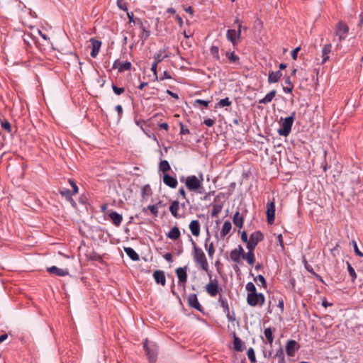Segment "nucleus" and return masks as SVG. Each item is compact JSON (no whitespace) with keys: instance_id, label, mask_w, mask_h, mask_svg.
I'll list each match as a JSON object with an SVG mask.
<instances>
[{"instance_id":"nucleus-2","label":"nucleus","mask_w":363,"mask_h":363,"mask_svg":"<svg viewBox=\"0 0 363 363\" xmlns=\"http://www.w3.org/2000/svg\"><path fill=\"white\" fill-rule=\"evenodd\" d=\"M295 116L296 112L293 111L289 116L286 117L283 120L281 123V127L277 130L279 135L286 137L290 134L295 119Z\"/></svg>"},{"instance_id":"nucleus-33","label":"nucleus","mask_w":363,"mask_h":363,"mask_svg":"<svg viewBox=\"0 0 363 363\" xmlns=\"http://www.w3.org/2000/svg\"><path fill=\"white\" fill-rule=\"evenodd\" d=\"M242 258L245 259L250 265H252L255 260V257L253 252H247L243 255Z\"/></svg>"},{"instance_id":"nucleus-19","label":"nucleus","mask_w":363,"mask_h":363,"mask_svg":"<svg viewBox=\"0 0 363 363\" xmlns=\"http://www.w3.org/2000/svg\"><path fill=\"white\" fill-rule=\"evenodd\" d=\"M332 51V45L330 43H327L324 45L322 49V63L324 64L330 58V53Z\"/></svg>"},{"instance_id":"nucleus-58","label":"nucleus","mask_w":363,"mask_h":363,"mask_svg":"<svg viewBox=\"0 0 363 363\" xmlns=\"http://www.w3.org/2000/svg\"><path fill=\"white\" fill-rule=\"evenodd\" d=\"M117 5L118 8L123 11H127L128 7L125 4V3H123L122 0H117Z\"/></svg>"},{"instance_id":"nucleus-13","label":"nucleus","mask_w":363,"mask_h":363,"mask_svg":"<svg viewBox=\"0 0 363 363\" xmlns=\"http://www.w3.org/2000/svg\"><path fill=\"white\" fill-rule=\"evenodd\" d=\"M90 42L91 44V51L90 55L93 58H95V57H96V56L99 54V50H100V48L101 45V42L99 40H96V38H94L90 39Z\"/></svg>"},{"instance_id":"nucleus-36","label":"nucleus","mask_w":363,"mask_h":363,"mask_svg":"<svg viewBox=\"0 0 363 363\" xmlns=\"http://www.w3.org/2000/svg\"><path fill=\"white\" fill-rule=\"evenodd\" d=\"M274 357L278 359V363H285V356L281 347L277 350L274 354Z\"/></svg>"},{"instance_id":"nucleus-25","label":"nucleus","mask_w":363,"mask_h":363,"mask_svg":"<svg viewBox=\"0 0 363 363\" xmlns=\"http://www.w3.org/2000/svg\"><path fill=\"white\" fill-rule=\"evenodd\" d=\"M124 251L133 261H138L140 259L138 254L135 251L133 248L130 247H124Z\"/></svg>"},{"instance_id":"nucleus-37","label":"nucleus","mask_w":363,"mask_h":363,"mask_svg":"<svg viewBox=\"0 0 363 363\" xmlns=\"http://www.w3.org/2000/svg\"><path fill=\"white\" fill-rule=\"evenodd\" d=\"M225 55L230 61V62L235 64H240V57L238 55H236L234 52H226Z\"/></svg>"},{"instance_id":"nucleus-30","label":"nucleus","mask_w":363,"mask_h":363,"mask_svg":"<svg viewBox=\"0 0 363 363\" xmlns=\"http://www.w3.org/2000/svg\"><path fill=\"white\" fill-rule=\"evenodd\" d=\"M207 234H208V237L206 239V242L210 239V234H209V232H208V230H207ZM205 247H206V249L207 250L208 257L210 258H213V255L215 253V249H214L213 243L211 242L208 246L206 243L205 244Z\"/></svg>"},{"instance_id":"nucleus-20","label":"nucleus","mask_w":363,"mask_h":363,"mask_svg":"<svg viewBox=\"0 0 363 363\" xmlns=\"http://www.w3.org/2000/svg\"><path fill=\"white\" fill-rule=\"evenodd\" d=\"M109 217L111 219V221L113 225L116 226H119L123 220V216L121 214L118 213L116 211H111L109 213Z\"/></svg>"},{"instance_id":"nucleus-17","label":"nucleus","mask_w":363,"mask_h":363,"mask_svg":"<svg viewBox=\"0 0 363 363\" xmlns=\"http://www.w3.org/2000/svg\"><path fill=\"white\" fill-rule=\"evenodd\" d=\"M155 281L157 284L164 286L166 284V277L164 272L162 270H155L153 273Z\"/></svg>"},{"instance_id":"nucleus-11","label":"nucleus","mask_w":363,"mask_h":363,"mask_svg":"<svg viewBox=\"0 0 363 363\" xmlns=\"http://www.w3.org/2000/svg\"><path fill=\"white\" fill-rule=\"evenodd\" d=\"M188 304L190 307L196 309L199 312H202V306L199 302L197 295L196 294H191L188 296Z\"/></svg>"},{"instance_id":"nucleus-50","label":"nucleus","mask_w":363,"mask_h":363,"mask_svg":"<svg viewBox=\"0 0 363 363\" xmlns=\"http://www.w3.org/2000/svg\"><path fill=\"white\" fill-rule=\"evenodd\" d=\"M112 89L116 95H121L125 91V89L123 87H118L113 84H112Z\"/></svg>"},{"instance_id":"nucleus-53","label":"nucleus","mask_w":363,"mask_h":363,"mask_svg":"<svg viewBox=\"0 0 363 363\" xmlns=\"http://www.w3.org/2000/svg\"><path fill=\"white\" fill-rule=\"evenodd\" d=\"M69 184L71 185L72 188V193L74 194H77L79 191V189H78V186L76 184V183L74 182V181L73 179H69Z\"/></svg>"},{"instance_id":"nucleus-34","label":"nucleus","mask_w":363,"mask_h":363,"mask_svg":"<svg viewBox=\"0 0 363 363\" xmlns=\"http://www.w3.org/2000/svg\"><path fill=\"white\" fill-rule=\"evenodd\" d=\"M264 333L268 342L270 344V345H272L274 341L273 332L272 328L270 327L265 328Z\"/></svg>"},{"instance_id":"nucleus-42","label":"nucleus","mask_w":363,"mask_h":363,"mask_svg":"<svg viewBox=\"0 0 363 363\" xmlns=\"http://www.w3.org/2000/svg\"><path fill=\"white\" fill-rule=\"evenodd\" d=\"M222 208L223 206L220 204H214L211 210V216L216 217L218 214H219L221 212Z\"/></svg>"},{"instance_id":"nucleus-46","label":"nucleus","mask_w":363,"mask_h":363,"mask_svg":"<svg viewBox=\"0 0 363 363\" xmlns=\"http://www.w3.org/2000/svg\"><path fill=\"white\" fill-rule=\"evenodd\" d=\"M245 289L247 291H248L250 292L249 294H254V293L257 292V289H256L255 284L251 281L248 282L246 284Z\"/></svg>"},{"instance_id":"nucleus-24","label":"nucleus","mask_w":363,"mask_h":363,"mask_svg":"<svg viewBox=\"0 0 363 363\" xmlns=\"http://www.w3.org/2000/svg\"><path fill=\"white\" fill-rule=\"evenodd\" d=\"M277 91L275 89L270 91L265 96L259 100V104H267L270 103L276 96Z\"/></svg>"},{"instance_id":"nucleus-35","label":"nucleus","mask_w":363,"mask_h":363,"mask_svg":"<svg viewBox=\"0 0 363 363\" xmlns=\"http://www.w3.org/2000/svg\"><path fill=\"white\" fill-rule=\"evenodd\" d=\"M230 257L233 262L240 264L241 262L240 258L242 257V255L238 253L236 250H232L230 254Z\"/></svg>"},{"instance_id":"nucleus-40","label":"nucleus","mask_w":363,"mask_h":363,"mask_svg":"<svg viewBox=\"0 0 363 363\" xmlns=\"http://www.w3.org/2000/svg\"><path fill=\"white\" fill-rule=\"evenodd\" d=\"M218 301L220 304V306L223 308L224 313H226V311H229L230 308L226 298H223L222 296H220Z\"/></svg>"},{"instance_id":"nucleus-31","label":"nucleus","mask_w":363,"mask_h":363,"mask_svg":"<svg viewBox=\"0 0 363 363\" xmlns=\"http://www.w3.org/2000/svg\"><path fill=\"white\" fill-rule=\"evenodd\" d=\"M284 80H285V84H286V86H289L283 87L284 92H285L286 94L291 93L292 90L294 89V85L291 81L290 77L289 76L285 77Z\"/></svg>"},{"instance_id":"nucleus-59","label":"nucleus","mask_w":363,"mask_h":363,"mask_svg":"<svg viewBox=\"0 0 363 363\" xmlns=\"http://www.w3.org/2000/svg\"><path fill=\"white\" fill-rule=\"evenodd\" d=\"M247 243V248L248 250V252H253L255 249L257 245L254 242H250V240L246 242Z\"/></svg>"},{"instance_id":"nucleus-61","label":"nucleus","mask_w":363,"mask_h":363,"mask_svg":"<svg viewBox=\"0 0 363 363\" xmlns=\"http://www.w3.org/2000/svg\"><path fill=\"white\" fill-rule=\"evenodd\" d=\"M304 267L305 269L310 272L312 275H313L315 272H314L313 267L311 265L308 264V262L305 260L304 261Z\"/></svg>"},{"instance_id":"nucleus-47","label":"nucleus","mask_w":363,"mask_h":363,"mask_svg":"<svg viewBox=\"0 0 363 363\" xmlns=\"http://www.w3.org/2000/svg\"><path fill=\"white\" fill-rule=\"evenodd\" d=\"M167 57V55L162 56V52H161V50H160L158 53H156L154 55L155 62L158 64V63L161 62Z\"/></svg>"},{"instance_id":"nucleus-63","label":"nucleus","mask_w":363,"mask_h":363,"mask_svg":"<svg viewBox=\"0 0 363 363\" xmlns=\"http://www.w3.org/2000/svg\"><path fill=\"white\" fill-rule=\"evenodd\" d=\"M241 240L242 242H244L245 243L250 240V238H248V236H247V233L245 230H243L241 233Z\"/></svg>"},{"instance_id":"nucleus-44","label":"nucleus","mask_w":363,"mask_h":363,"mask_svg":"<svg viewBox=\"0 0 363 363\" xmlns=\"http://www.w3.org/2000/svg\"><path fill=\"white\" fill-rule=\"evenodd\" d=\"M247 357L249 359V360L252 362V363H256L257 362V360H256V357H255V350L253 348L250 347L248 350H247Z\"/></svg>"},{"instance_id":"nucleus-14","label":"nucleus","mask_w":363,"mask_h":363,"mask_svg":"<svg viewBox=\"0 0 363 363\" xmlns=\"http://www.w3.org/2000/svg\"><path fill=\"white\" fill-rule=\"evenodd\" d=\"M206 291L211 296H216L218 292V281H211L206 286Z\"/></svg>"},{"instance_id":"nucleus-7","label":"nucleus","mask_w":363,"mask_h":363,"mask_svg":"<svg viewBox=\"0 0 363 363\" xmlns=\"http://www.w3.org/2000/svg\"><path fill=\"white\" fill-rule=\"evenodd\" d=\"M349 33V27L342 21H340L336 27V35L339 38V40H345Z\"/></svg>"},{"instance_id":"nucleus-48","label":"nucleus","mask_w":363,"mask_h":363,"mask_svg":"<svg viewBox=\"0 0 363 363\" xmlns=\"http://www.w3.org/2000/svg\"><path fill=\"white\" fill-rule=\"evenodd\" d=\"M352 245L353 246L354 251V253L356 254V255H357L360 257H363V252L359 250L357 242L355 240H352Z\"/></svg>"},{"instance_id":"nucleus-6","label":"nucleus","mask_w":363,"mask_h":363,"mask_svg":"<svg viewBox=\"0 0 363 363\" xmlns=\"http://www.w3.org/2000/svg\"><path fill=\"white\" fill-rule=\"evenodd\" d=\"M242 30L228 29L226 33V38L233 45H237L240 41Z\"/></svg>"},{"instance_id":"nucleus-4","label":"nucleus","mask_w":363,"mask_h":363,"mask_svg":"<svg viewBox=\"0 0 363 363\" xmlns=\"http://www.w3.org/2000/svg\"><path fill=\"white\" fill-rule=\"evenodd\" d=\"M199 178L195 175H190L186 178L185 185L190 191H194L200 187V184L203 182V178L202 173L199 174Z\"/></svg>"},{"instance_id":"nucleus-10","label":"nucleus","mask_w":363,"mask_h":363,"mask_svg":"<svg viewBox=\"0 0 363 363\" xmlns=\"http://www.w3.org/2000/svg\"><path fill=\"white\" fill-rule=\"evenodd\" d=\"M147 21L145 23L142 20L136 21V26H138L141 30H143V34L140 36V39L142 43H144L147 39L149 38L150 35V30L147 28L146 24Z\"/></svg>"},{"instance_id":"nucleus-64","label":"nucleus","mask_w":363,"mask_h":363,"mask_svg":"<svg viewBox=\"0 0 363 363\" xmlns=\"http://www.w3.org/2000/svg\"><path fill=\"white\" fill-rule=\"evenodd\" d=\"M233 24L235 26H237V28L242 30V21L238 18H235Z\"/></svg>"},{"instance_id":"nucleus-15","label":"nucleus","mask_w":363,"mask_h":363,"mask_svg":"<svg viewBox=\"0 0 363 363\" xmlns=\"http://www.w3.org/2000/svg\"><path fill=\"white\" fill-rule=\"evenodd\" d=\"M163 182L165 185L172 189L176 188L178 184L177 179L167 173L163 174Z\"/></svg>"},{"instance_id":"nucleus-49","label":"nucleus","mask_w":363,"mask_h":363,"mask_svg":"<svg viewBox=\"0 0 363 363\" xmlns=\"http://www.w3.org/2000/svg\"><path fill=\"white\" fill-rule=\"evenodd\" d=\"M254 281H259L263 287H267V282H266L265 278L264 277L263 275L259 274L256 277H254Z\"/></svg>"},{"instance_id":"nucleus-57","label":"nucleus","mask_w":363,"mask_h":363,"mask_svg":"<svg viewBox=\"0 0 363 363\" xmlns=\"http://www.w3.org/2000/svg\"><path fill=\"white\" fill-rule=\"evenodd\" d=\"M127 16H128V20H129V23H133L135 26H136V21L141 20L140 18H134V15H133V12L127 13Z\"/></svg>"},{"instance_id":"nucleus-56","label":"nucleus","mask_w":363,"mask_h":363,"mask_svg":"<svg viewBox=\"0 0 363 363\" xmlns=\"http://www.w3.org/2000/svg\"><path fill=\"white\" fill-rule=\"evenodd\" d=\"M1 127L7 130V132L9 133H11V124L9 121H4L3 122H1Z\"/></svg>"},{"instance_id":"nucleus-41","label":"nucleus","mask_w":363,"mask_h":363,"mask_svg":"<svg viewBox=\"0 0 363 363\" xmlns=\"http://www.w3.org/2000/svg\"><path fill=\"white\" fill-rule=\"evenodd\" d=\"M59 194L67 199L70 196L74 195V194L67 188H60L59 189Z\"/></svg>"},{"instance_id":"nucleus-38","label":"nucleus","mask_w":363,"mask_h":363,"mask_svg":"<svg viewBox=\"0 0 363 363\" xmlns=\"http://www.w3.org/2000/svg\"><path fill=\"white\" fill-rule=\"evenodd\" d=\"M171 169L170 165L167 160H161L159 164V169L162 171L163 173H167Z\"/></svg>"},{"instance_id":"nucleus-21","label":"nucleus","mask_w":363,"mask_h":363,"mask_svg":"<svg viewBox=\"0 0 363 363\" xmlns=\"http://www.w3.org/2000/svg\"><path fill=\"white\" fill-rule=\"evenodd\" d=\"M281 77H282V72L280 70H278L276 72L269 71V77H268V82L269 84L276 83L280 79V78Z\"/></svg>"},{"instance_id":"nucleus-27","label":"nucleus","mask_w":363,"mask_h":363,"mask_svg":"<svg viewBox=\"0 0 363 363\" xmlns=\"http://www.w3.org/2000/svg\"><path fill=\"white\" fill-rule=\"evenodd\" d=\"M179 229L177 226H174L167 234L168 238L172 240H177L180 237Z\"/></svg>"},{"instance_id":"nucleus-60","label":"nucleus","mask_w":363,"mask_h":363,"mask_svg":"<svg viewBox=\"0 0 363 363\" xmlns=\"http://www.w3.org/2000/svg\"><path fill=\"white\" fill-rule=\"evenodd\" d=\"M300 50H301V48L297 47L292 50L291 55V57L293 58V60H296L297 59L298 52H299Z\"/></svg>"},{"instance_id":"nucleus-23","label":"nucleus","mask_w":363,"mask_h":363,"mask_svg":"<svg viewBox=\"0 0 363 363\" xmlns=\"http://www.w3.org/2000/svg\"><path fill=\"white\" fill-rule=\"evenodd\" d=\"M264 239V234L259 231H255L250 236V241L258 244L259 242L262 241Z\"/></svg>"},{"instance_id":"nucleus-8","label":"nucleus","mask_w":363,"mask_h":363,"mask_svg":"<svg viewBox=\"0 0 363 363\" xmlns=\"http://www.w3.org/2000/svg\"><path fill=\"white\" fill-rule=\"evenodd\" d=\"M275 203L274 201L267 203V222L269 224H272L275 218Z\"/></svg>"},{"instance_id":"nucleus-51","label":"nucleus","mask_w":363,"mask_h":363,"mask_svg":"<svg viewBox=\"0 0 363 363\" xmlns=\"http://www.w3.org/2000/svg\"><path fill=\"white\" fill-rule=\"evenodd\" d=\"M210 101L208 100H203V99H196L194 102V106H196V104L202 105L205 107H207L210 104Z\"/></svg>"},{"instance_id":"nucleus-45","label":"nucleus","mask_w":363,"mask_h":363,"mask_svg":"<svg viewBox=\"0 0 363 363\" xmlns=\"http://www.w3.org/2000/svg\"><path fill=\"white\" fill-rule=\"evenodd\" d=\"M232 104V101L230 100L228 97H225L224 99H222L219 101L218 103V105L220 107H224V106H229Z\"/></svg>"},{"instance_id":"nucleus-5","label":"nucleus","mask_w":363,"mask_h":363,"mask_svg":"<svg viewBox=\"0 0 363 363\" xmlns=\"http://www.w3.org/2000/svg\"><path fill=\"white\" fill-rule=\"evenodd\" d=\"M265 301L264 296L262 293L248 294L247 296V303L249 306L255 307L257 305L263 306Z\"/></svg>"},{"instance_id":"nucleus-43","label":"nucleus","mask_w":363,"mask_h":363,"mask_svg":"<svg viewBox=\"0 0 363 363\" xmlns=\"http://www.w3.org/2000/svg\"><path fill=\"white\" fill-rule=\"evenodd\" d=\"M347 270L350 276L351 277L352 281L354 282L357 279V274L355 272V270L349 262H347Z\"/></svg>"},{"instance_id":"nucleus-12","label":"nucleus","mask_w":363,"mask_h":363,"mask_svg":"<svg viewBox=\"0 0 363 363\" xmlns=\"http://www.w3.org/2000/svg\"><path fill=\"white\" fill-rule=\"evenodd\" d=\"M132 65L129 61H125L123 62H121L118 60H115L113 68L118 69L119 72H123L124 71H128L131 69Z\"/></svg>"},{"instance_id":"nucleus-52","label":"nucleus","mask_w":363,"mask_h":363,"mask_svg":"<svg viewBox=\"0 0 363 363\" xmlns=\"http://www.w3.org/2000/svg\"><path fill=\"white\" fill-rule=\"evenodd\" d=\"M147 208L150 211L151 213L154 216L157 217L158 216V210H157L158 208L157 207V206L149 205V206H147Z\"/></svg>"},{"instance_id":"nucleus-62","label":"nucleus","mask_w":363,"mask_h":363,"mask_svg":"<svg viewBox=\"0 0 363 363\" xmlns=\"http://www.w3.org/2000/svg\"><path fill=\"white\" fill-rule=\"evenodd\" d=\"M203 123L208 127H211L215 123V121L211 118H206L203 121Z\"/></svg>"},{"instance_id":"nucleus-18","label":"nucleus","mask_w":363,"mask_h":363,"mask_svg":"<svg viewBox=\"0 0 363 363\" xmlns=\"http://www.w3.org/2000/svg\"><path fill=\"white\" fill-rule=\"evenodd\" d=\"M187 267H179L176 269V273L179 279V282L186 283L187 280Z\"/></svg>"},{"instance_id":"nucleus-16","label":"nucleus","mask_w":363,"mask_h":363,"mask_svg":"<svg viewBox=\"0 0 363 363\" xmlns=\"http://www.w3.org/2000/svg\"><path fill=\"white\" fill-rule=\"evenodd\" d=\"M48 272L59 277H65L69 274V270L67 269H60L56 266L48 267Z\"/></svg>"},{"instance_id":"nucleus-9","label":"nucleus","mask_w":363,"mask_h":363,"mask_svg":"<svg viewBox=\"0 0 363 363\" xmlns=\"http://www.w3.org/2000/svg\"><path fill=\"white\" fill-rule=\"evenodd\" d=\"M299 347L300 346L296 340H290L286 343V352L289 357H294Z\"/></svg>"},{"instance_id":"nucleus-26","label":"nucleus","mask_w":363,"mask_h":363,"mask_svg":"<svg viewBox=\"0 0 363 363\" xmlns=\"http://www.w3.org/2000/svg\"><path fill=\"white\" fill-rule=\"evenodd\" d=\"M179 209V203L177 200L174 201L172 204L169 206V211L172 213V215L174 218H180V216L178 215V211Z\"/></svg>"},{"instance_id":"nucleus-22","label":"nucleus","mask_w":363,"mask_h":363,"mask_svg":"<svg viewBox=\"0 0 363 363\" xmlns=\"http://www.w3.org/2000/svg\"><path fill=\"white\" fill-rule=\"evenodd\" d=\"M189 229L194 236H199L200 234V223L199 220H194L191 221L189 224Z\"/></svg>"},{"instance_id":"nucleus-54","label":"nucleus","mask_w":363,"mask_h":363,"mask_svg":"<svg viewBox=\"0 0 363 363\" xmlns=\"http://www.w3.org/2000/svg\"><path fill=\"white\" fill-rule=\"evenodd\" d=\"M225 313H226L227 318L228 319L229 321L233 322L235 320V314L233 311H232L230 312L229 310L228 311H226Z\"/></svg>"},{"instance_id":"nucleus-28","label":"nucleus","mask_w":363,"mask_h":363,"mask_svg":"<svg viewBox=\"0 0 363 363\" xmlns=\"http://www.w3.org/2000/svg\"><path fill=\"white\" fill-rule=\"evenodd\" d=\"M233 222L235 225L241 228L243 225V217L240 216V212L237 211L233 218Z\"/></svg>"},{"instance_id":"nucleus-1","label":"nucleus","mask_w":363,"mask_h":363,"mask_svg":"<svg viewBox=\"0 0 363 363\" xmlns=\"http://www.w3.org/2000/svg\"><path fill=\"white\" fill-rule=\"evenodd\" d=\"M189 238L193 245V257L195 262L200 266L201 269L208 271V264L205 253L200 247L196 246L191 237Z\"/></svg>"},{"instance_id":"nucleus-3","label":"nucleus","mask_w":363,"mask_h":363,"mask_svg":"<svg viewBox=\"0 0 363 363\" xmlns=\"http://www.w3.org/2000/svg\"><path fill=\"white\" fill-rule=\"evenodd\" d=\"M150 363H155L157 357V346L146 340L143 344Z\"/></svg>"},{"instance_id":"nucleus-55","label":"nucleus","mask_w":363,"mask_h":363,"mask_svg":"<svg viewBox=\"0 0 363 363\" xmlns=\"http://www.w3.org/2000/svg\"><path fill=\"white\" fill-rule=\"evenodd\" d=\"M179 126H180V134L181 135L189 134V133H190L189 129L186 128L184 126V125L183 124V123L180 122Z\"/></svg>"},{"instance_id":"nucleus-29","label":"nucleus","mask_w":363,"mask_h":363,"mask_svg":"<svg viewBox=\"0 0 363 363\" xmlns=\"http://www.w3.org/2000/svg\"><path fill=\"white\" fill-rule=\"evenodd\" d=\"M232 228V224L230 221L225 220L223 223V228L220 231V235L222 238H225L230 231Z\"/></svg>"},{"instance_id":"nucleus-39","label":"nucleus","mask_w":363,"mask_h":363,"mask_svg":"<svg viewBox=\"0 0 363 363\" xmlns=\"http://www.w3.org/2000/svg\"><path fill=\"white\" fill-rule=\"evenodd\" d=\"M210 52L213 59L216 60H220V55H219V48L217 45H212L210 48Z\"/></svg>"},{"instance_id":"nucleus-32","label":"nucleus","mask_w":363,"mask_h":363,"mask_svg":"<svg viewBox=\"0 0 363 363\" xmlns=\"http://www.w3.org/2000/svg\"><path fill=\"white\" fill-rule=\"evenodd\" d=\"M243 342L235 335L234 333V340H233V347L236 351L241 352L242 351V345Z\"/></svg>"}]
</instances>
